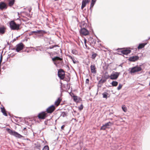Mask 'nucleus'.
Listing matches in <instances>:
<instances>
[{
    "instance_id": "obj_16",
    "label": "nucleus",
    "mask_w": 150,
    "mask_h": 150,
    "mask_svg": "<svg viewBox=\"0 0 150 150\" xmlns=\"http://www.w3.org/2000/svg\"><path fill=\"white\" fill-rule=\"evenodd\" d=\"M62 99L60 98H58L57 100L55 102L54 105L57 107L59 105Z\"/></svg>"
},
{
    "instance_id": "obj_30",
    "label": "nucleus",
    "mask_w": 150,
    "mask_h": 150,
    "mask_svg": "<svg viewBox=\"0 0 150 150\" xmlns=\"http://www.w3.org/2000/svg\"><path fill=\"white\" fill-rule=\"evenodd\" d=\"M67 113L66 112H61V116L63 117H65L67 116Z\"/></svg>"
},
{
    "instance_id": "obj_48",
    "label": "nucleus",
    "mask_w": 150,
    "mask_h": 150,
    "mask_svg": "<svg viewBox=\"0 0 150 150\" xmlns=\"http://www.w3.org/2000/svg\"><path fill=\"white\" fill-rule=\"evenodd\" d=\"M32 10V8L31 7H30L28 8V10L29 12L30 13Z\"/></svg>"
},
{
    "instance_id": "obj_40",
    "label": "nucleus",
    "mask_w": 150,
    "mask_h": 150,
    "mask_svg": "<svg viewBox=\"0 0 150 150\" xmlns=\"http://www.w3.org/2000/svg\"><path fill=\"white\" fill-rule=\"evenodd\" d=\"M2 113H3V114L4 115L6 116H7V114L6 113V111L4 112L2 111Z\"/></svg>"
},
{
    "instance_id": "obj_31",
    "label": "nucleus",
    "mask_w": 150,
    "mask_h": 150,
    "mask_svg": "<svg viewBox=\"0 0 150 150\" xmlns=\"http://www.w3.org/2000/svg\"><path fill=\"white\" fill-rule=\"evenodd\" d=\"M35 146L37 148L40 150L41 148V145L40 144L37 143L36 144Z\"/></svg>"
},
{
    "instance_id": "obj_57",
    "label": "nucleus",
    "mask_w": 150,
    "mask_h": 150,
    "mask_svg": "<svg viewBox=\"0 0 150 150\" xmlns=\"http://www.w3.org/2000/svg\"><path fill=\"white\" fill-rule=\"evenodd\" d=\"M92 8V7H91V5H90V7L89 8V9H90L91 13L92 12V9L91 8Z\"/></svg>"
},
{
    "instance_id": "obj_41",
    "label": "nucleus",
    "mask_w": 150,
    "mask_h": 150,
    "mask_svg": "<svg viewBox=\"0 0 150 150\" xmlns=\"http://www.w3.org/2000/svg\"><path fill=\"white\" fill-rule=\"evenodd\" d=\"M89 79H87L86 80V84H88L89 83Z\"/></svg>"
},
{
    "instance_id": "obj_61",
    "label": "nucleus",
    "mask_w": 150,
    "mask_h": 150,
    "mask_svg": "<svg viewBox=\"0 0 150 150\" xmlns=\"http://www.w3.org/2000/svg\"><path fill=\"white\" fill-rule=\"evenodd\" d=\"M59 50H60L61 52H62V50H61V49H60V48H59Z\"/></svg>"
},
{
    "instance_id": "obj_17",
    "label": "nucleus",
    "mask_w": 150,
    "mask_h": 150,
    "mask_svg": "<svg viewBox=\"0 0 150 150\" xmlns=\"http://www.w3.org/2000/svg\"><path fill=\"white\" fill-rule=\"evenodd\" d=\"M5 28L4 27H0V34H4L5 32Z\"/></svg>"
},
{
    "instance_id": "obj_58",
    "label": "nucleus",
    "mask_w": 150,
    "mask_h": 150,
    "mask_svg": "<svg viewBox=\"0 0 150 150\" xmlns=\"http://www.w3.org/2000/svg\"><path fill=\"white\" fill-rule=\"evenodd\" d=\"M72 61H73V63L74 64H75L76 63V61H74V59L72 60Z\"/></svg>"
},
{
    "instance_id": "obj_25",
    "label": "nucleus",
    "mask_w": 150,
    "mask_h": 150,
    "mask_svg": "<svg viewBox=\"0 0 150 150\" xmlns=\"http://www.w3.org/2000/svg\"><path fill=\"white\" fill-rule=\"evenodd\" d=\"M107 79H101L100 81H99L98 82V84H100L101 83H105Z\"/></svg>"
},
{
    "instance_id": "obj_39",
    "label": "nucleus",
    "mask_w": 150,
    "mask_h": 150,
    "mask_svg": "<svg viewBox=\"0 0 150 150\" xmlns=\"http://www.w3.org/2000/svg\"><path fill=\"white\" fill-rule=\"evenodd\" d=\"M2 59H3V56H2V54H1V55L0 58V64H1V63L2 62Z\"/></svg>"
},
{
    "instance_id": "obj_63",
    "label": "nucleus",
    "mask_w": 150,
    "mask_h": 150,
    "mask_svg": "<svg viewBox=\"0 0 150 150\" xmlns=\"http://www.w3.org/2000/svg\"><path fill=\"white\" fill-rule=\"evenodd\" d=\"M7 45H9V43L8 42H7Z\"/></svg>"
},
{
    "instance_id": "obj_22",
    "label": "nucleus",
    "mask_w": 150,
    "mask_h": 150,
    "mask_svg": "<svg viewBox=\"0 0 150 150\" xmlns=\"http://www.w3.org/2000/svg\"><path fill=\"white\" fill-rule=\"evenodd\" d=\"M111 84L112 86H116L118 85V82L116 81H113Z\"/></svg>"
},
{
    "instance_id": "obj_2",
    "label": "nucleus",
    "mask_w": 150,
    "mask_h": 150,
    "mask_svg": "<svg viewBox=\"0 0 150 150\" xmlns=\"http://www.w3.org/2000/svg\"><path fill=\"white\" fill-rule=\"evenodd\" d=\"M86 26L87 24L83 23L82 25L80 26L81 28L80 30V33L81 34L84 36H86L89 34L88 30L86 28Z\"/></svg>"
},
{
    "instance_id": "obj_35",
    "label": "nucleus",
    "mask_w": 150,
    "mask_h": 150,
    "mask_svg": "<svg viewBox=\"0 0 150 150\" xmlns=\"http://www.w3.org/2000/svg\"><path fill=\"white\" fill-rule=\"evenodd\" d=\"M83 108V105L82 104H81L80 106L79 107V110L81 111V110Z\"/></svg>"
},
{
    "instance_id": "obj_45",
    "label": "nucleus",
    "mask_w": 150,
    "mask_h": 150,
    "mask_svg": "<svg viewBox=\"0 0 150 150\" xmlns=\"http://www.w3.org/2000/svg\"><path fill=\"white\" fill-rule=\"evenodd\" d=\"M37 48H36L35 49V50L36 51H39V50H40V51H42V50L40 49H39L38 48V47H37Z\"/></svg>"
},
{
    "instance_id": "obj_46",
    "label": "nucleus",
    "mask_w": 150,
    "mask_h": 150,
    "mask_svg": "<svg viewBox=\"0 0 150 150\" xmlns=\"http://www.w3.org/2000/svg\"><path fill=\"white\" fill-rule=\"evenodd\" d=\"M70 95L72 97H74V96H75L73 93H71L70 94Z\"/></svg>"
},
{
    "instance_id": "obj_4",
    "label": "nucleus",
    "mask_w": 150,
    "mask_h": 150,
    "mask_svg": "<svg viewBox=\"0 0 150 150\" xmlns=\"http://www.w3.org/2000/svg\"><path fill=\"white\" fill-rule=\"evenodd\" d=\"M142 70V68L141 67L136 66L131 68L130 72L131 74L133 73L140 71Z\"/></svg>"
},
{
    "instance_id": "obj_18",
    "label": "nucleus",
    "mask_w": 150,
    "mask_h": 150,
    "mask_svg": "<svg viewBox=\"0 0 150 150\" xmlns=\"http://www.w3.org/2000/svg\"><path fill=\"white\" fill-rule=\"evenodd\" d=\"M146 44V43H141L139 44V46H138L137 48L138 49H140L143 48L145 46Z\"/></svg>"
},
{
    "instance_id": "obj_37",
    "label": "nucleus",
    "mask_w": 150,
    "mask_h": 150,
    "mask_svg": "<svg viewBox=\"0 0 150 150\" xmlns=\"http://www.w3.org/2000/svg\"><path fill=\"white\" fill-rule=\"evenodd\" d=\"M40 30H36V31H32L33 35H34V33H39L40 32Z\"/></svg>"
},
{
    "instance_id": "obj_28",
    "label": "nucleus",
    "mask_w": 150,
    "mask_h": 150,
    "mask_svg": "<svg viewBox=\"0 0 150 150\" xmlns=\"http://www.w3.org/2000/svg\"><path fill=\"white\" fill-rule=\"evenodd\" d=\"M74 101L76 102H79V100H78V97L77 96H75L73 97Z\"/></svg>"
},
{
    "instance_id": "obj_15",
    "label": "nucleus",
    "mask_w": 150,
    "mask_h": 150,
    "mask_svg": "<svg viewBox=\"0 0 150 150\" xmlns=\"http://www.w3.org/2000/svg\"><path fill=\"white\" fill-rule=\"evenodd\" d=\"M91 72L93 74H95L96 73V68L94 65H91L90 67Z\"/></svg>"
},
{
    "instance_id": "obj_54",
    "label": "nucleus",
    "mask_w": 150,
    "mask_h": 150,
    "mask_svg": "<svg viewBox=\"0 0 150 150\" xmlns=\"http://www.w3.org/2000/svg\"><path fill=\"white\" fill-rule=\"evenodd\" d=\"M15 55V54H11V57H13Z\"/></svg>"
},
{
    "instance_id": "obj_36",
    "label": "nucleus",
    "mask_w": 150,
    "mask_h": 150,
    "mask_svg": "<svg viewBox=\"0 0 150 150\" xmlns=\"http://www.w3.org/2000/svg\"><path fill=\"white\" fill-rule=\"evenodd\" d=\"M87 4V3H86V2H84V1H83V0L82 1V5H81L84 6L85 7L86 6Z\"/></svg>"
},
{
    "instance_id": "obj_34",
    "label": "nucleus",
    "mask_w": 150,
    "mask_h": 150,
    "mask_svg": "<svg viewBox=\"0 0 150 150\" xmlns=\"http://www.w3.org/2000/svg\"><path fill=\"white\" fill-rule=\"evenodd\" d=\"M122 85L121 84H119V86H118V87H117V89L118 90H120V89H121V88H122Z\"/></svg>"
},
{
    "instance_id": "obj_12",
    "label": "nucleus",
    "mask_w": 150,
    "mask_h": 150,
    "mask_svg": "<svg viewBox=\"0 0 150 150\" xmlns=\"http://www.w3.org/2000/svg\"><path fill=\"white\" fill-rule=\"evenodd\" d=\"M47 116V113L45 112H43L39 113L38 115V118L40 119H44Z\"/></svg>"
},
{
    "instance_id": "obj_10",
    "label": "nucleus",
    "mask_w": 150,
    "mask_h": 150,
    "mask_svg": "<svg viewBox=\"0 0 150 150\" xmlns=\"http://www.w3.org/2000/svg\"><path fill=\"white\" fill-rule=\"evenodd\" d=\"M8 7L7 4L4 1H1L0 2V9L3 10L6 9Z\"/></svg>"
},
{
    "instance_id": "obj_62",
    "label": "nucleus",
    "mask_w": 150,
    "mask_h": 150,
    "mask_svg": "<svg viewBox=\"0 0 150 150\" xmlns=\"http://www.w3.org/2000/svg\"><path fill=\"white\" fill-rule=\"evenodd\" d=\"M26 129V127H25V128H24L23 130H25V129Z\"/></svg>"
},
{
    "instance_id": "obj_23",
    "label": "nucleus",
    "mask_w": 150,
    "mask_h": 150,
    "mask_svg": "<svg viewBox=\"0 0 150 150\" xmlns=\"http://www.w3.org/2000/svg\"><path fill=\"white\" fill-rule=\"evenodd\" d=\"M97 55L98 54L97 53L93 52H92V55L91 58L93 59H94Z\"/></svg>"
},
{
    "instance_id": "obj_5",
    "label": "nucleus",
    "mask_w": 150,
    "mask_h": 150,
    "mask_svg": "<svg viewBox=\"0 0 150 150\" xmlns=\"http://www.w3.org/2000/svg\"><path fill=\"white\" fill-rule=\"evenodd\" d=\"M120 72L113 71L110 75V79L112 80H116L118 77Z\"/></svg>"
},
{
    "instance_id": "obj_52",
    "label": "nucleus",
    "mask_w": 150,
    "mask_h": 150,
    "mask_svg": "<svg viewBox=\"0 0 150 150\" xmlns=\"http://www.w3.org/2000/svg\"><path fill=\"white\" fill-rule=\"evenodd\" d=\"M57 61H56V62H54V64L56 66H57Z\"/></svg>"
},
{
    "instance_id": "obj_3",
    "label": "nucleus",
    "mask_w": 150,
    "mask_h": 150,
    "mask_svg": "<svg viewBox=\"0 0 150 150\" xmlns=\"http://www.w3.org/2000/svg\"><path fill=\"white\" fill-rule=\"evenodd\" d=\"M9 25L11 30H17L20 29V24L16 23L14 21L10 22Z\"/></svg>"
},
{
    "instance_id": "obj_8",
    "label": "nucleus",
    "mask_w": 150,
    "mask_h": 150,
    "mask_svg": "<svg viewBox=\"0 0 150 150\" xmlns=\"http://www.w3.org/2000/svg\"><path fill=\"white\" fill-rule=\"evenodd\" d=\"M56 107L54 105H52L49 106L46 109V111L47 113H51L55 110Z\"/></svg>"
},
{
    "instance_id": "obj_9",
    "label": "nucleus",
    "mask_w": 150,
    "mask_h": 150,
    "mask_svg": "<svg viewBox=\"0 0 150 150\" xmlns=\"http://www.w3.org/2000/svg\"><path fill=\"white\" fill-rule=\"evenodd\" d=\"M111 125L112 123L110 122L106 123L101 127L100 129L101 130H105L106 128H109V127L111 126Z\"/></svg>"
},
{
    "instance_id": "obj_6",
    "label": "nucleus",
    "mask_w": 150,
    "mask_h": 150,
    "mask_svg": "<svg viewBox=\"0 0 150 150\" xmlns=\"http://www.w3.org/2000/svg\"><path fill=\"white\" fill-rule=\"evenodd\" d=\"M24 45L23 44L22 42L19 43L17 44L16 46V51L17 52H19L23 49Z\"/></svg>"
},
{
    "instance_id": "obj_42",
    "label": "nucleus",
    "mask_w": 150,
    "mask_h": 150,
    "mask_svg": "<svg viewBox=\"0 0 150 150\" xmlns=\"http://www.w3.org/2000/svg\"><path fill=\"white\" fill-rule=\"evenodd\" d=\"M11 54H8V57L7 58V61L8 60V58H9L10 57H11Z\"/></svg>"
},
{
    "instance_id": "obj_64",
    "label": "nucleus",
    "mask_w": 150,
    "mask_h": 150,
    "mask_svg": "<svg viewBox=\"0 0 150 150\" xmlns=\"http://www.w3.org/2000/svg\"><path fill=\"white\" fill-rule=\"evenodd\" d=\"M148 96H149V97H150V94H149L148 95Z\"/></svg>"
},
{
    "instance_id": "obj_13",
    "label": "nucleus",
    "mask_w": 150,
    "mask_h": 150,
    "mask_svg": "<svg viewBox=\"0 0 150 150\" xmlns=\"http://www.w3.org/2000/svg\"><path fill=\"white\" fill-rule=\"evenodd\" d=\"M139 57L137 56H134L130 57H129L128 60L130 62H135L139 59Z\"/></svg>"
},
{
    "instance_id": "obj_27",
    "label": "nucleus",
    "mask_w": 150,
    "mask_h": 150,
    "mask_svg": "<svg viewBox=\"0 0 150 150\" xmlns=\"http://www.w3.org/2000/svg\"><path fill=\"white\" fill-rule=\"evenodd\" d=\"M102 95H103V98L106 99L107 98L108 95V94L106 92H104L102 93Z\"/></svg>"
},
{
    "instance_id": "obj_32",
    "label": "nucleus",
    "mask_w": 150,
    "mask_h": 150,
    "mask_svg": "<svg viewBox=\"0 0 150 150\" xmlns=\"http://www.w3.org/2000/svg\"><path fill=\"white\" fill-rule=\"evenodd\" d=\"M49 149L48 146L45 145L43 147L42 150H49Z\"/></svg>"
},
{
    "instance_id": "obj_51",
    "label": "nucleus",
    "mask_w": 150,
    "mask_h": 150,
    "mask_svg": "<svg viewBox=\"0 0 150 150\" xmlns=\"http://www.w3.org/2000/svg\"><path fill=\"white\" fill-rule=\"evenodd\" d=\"M78 100H79V101H81V98L80 97H78Z\"/></svg>"
},
{
    "instance_id": "obj_24",
    "label": "nucleus",
    "mask_w": 150,
    "mask_h": 150,
    "mask_svg": "<svg viewBox=\"0 0 150 150\" xmlns=\"http://www.w3.org/2000/svg\"><path fill=\"white\" fill-rule=\"evenodd\" d=\"M56 47H59V46L57 45H53L50 46V47H47V49H52L53 48H56Z\"/></svg>"
},
{
    "instance_id": "obj_38",
    "label": "nucleus",
    "mask_w": 150,
    "mask_h": 150,
    "mask_svg": "<svg viewBox=\"0 0 150 150\" xmlns=\"http://www.w3.org/2000/svg\"><path fill=\"white\" fill-rule=\"evenodd\" d=\"M1 111L2 112L6 111V110L4 107L3 106L2 108L1 107Z\"/></svg>"
},
{
    "instance_id": "obj_14",
    "label": "nucleus",
    "mask_w": 150,
    "mask_h": 150,
    "mask_svg": "<svg viewBox=\"0 0 150 150\" xmlns=\"http://www.w3.org/2000/svg\"><path fill=\"white\" fill-rule=\"evenodd\" d=\"M131 51L129 50L125 49L122 50L121 51V53H122L123 54L127 55L128 54L130 53Z\"/></svg>"
},
{
    "instance_id": "obj_47",
    "label": "nucleus",
    "mask_w": 150,
    "mask_h": 150,
    "mask_svg": "<svg viewBox=\"0 0 150 150\" xmlns=\"http://www.w3.org/2000/svg\"><path fill=\"white\" fill-rule=\"evenodd\" d=\"M29 35L30 36L33 35V34L32 33V31H30V32L29 33Z\"/></svg>"
},
{
    "instance_id": "obj_1",
    "label": "nucleus",
    "mask_w": 150,
    "mask_h": 150,
    "mask_svg": "<svg viewBox=\"0 0 150 150\" xmlns=\"http://www.w3.org/2000/svg\"><path fill=\"white\" fill-rule=\"evenodd\" d=\"M6 130L8 133L10 135L14 136L17 138L21 139L23 140L30 141V140L28 138H24V137L23 136L21 135L14 130H11L8 128H7Z\"/></svg>"
},
{
    "instance_id": "obj_21",
    "label": "nucleus",
    "mask_w": 150,
    "mask_h": 150,
    "mask_svg": "<svg viewBox=\"0 0 150 150\" xmlns=\"http://www.w3.org/2000/svg\"><path fill=\"white\" fill-rule=\"evenodd\" d=\"M15 0H9L8 2V5L11 7L14 4Z\"/></svg>"
},
{
    "instance_id": "obj_55",
    "label": "nucleus",
    "mask_w": 150,
    "mask_h": 150,
    "mask_svg": "<svg viewBox=\"0 0 150 150\" xmlns=\"http://www.w3.org/2000/svg\"><path fill=\"white\" fill-rule=\"evenodd\" d=\"M85 7L83 6H82V5H81V9H83V8L84 7Z\"/></svg>"
},
{
    "instance_id": "obj_44",
    "label": "nucleus",
    "mask_w": 150,
    "mask_h": 150,
    "mask_svg": "<svg viewBox=\"0 0 150 150\" xmlns=\"http://www.w3.org/2000/svg\"><path fill=\"white\" fill-rule=\"evenodd\" d=\"M90 0H83V1L87 3H88L90 2Z\"/></svg>"
},
{
    "instance_id": "obj_19",
    "label": "nucleus",
    "mask_w": 150,
    "mask_h": 150,
    "mask_svg": "<svg viewBox=\"0 0 150 150\" xmlns=\"http://www.w3.org/2000/svg\"><path fill=\"white\" fill-rule=\"evenodd\" d=\"M103 77V78H104V79H107L109 78L110 79V76H109L108 74V72H106L104 74Z\"/></svg>"
},
{
    "instance_id": "obj_50",
    "label": "nucleus",
    "mask_w": 150,
    "mask_h": 150,
    "mask_svg": "<svg viewBox=\"0 0 150 150\" xmlns=\"http://www.w3.org/2000/svg\"><path fill=\"white\" fill-rule=\"evenodd\" d=\"M65 127V125H63L61 127V129H63L64 127Z\"/></svg>"
},
{
    "instance_id": "obj_60",
    "label": "nucleus",
    "mask_w": 150,
    "mask_h": 150,
    "mask_svg": "<svg viewBox=\"0 0 150 150\" xmlns=\"http://www.w3.org/2000/svg\"><path fill=\"white\" fill-rule=\"evenodd\" d=\"M45 124L46 125H47V122L46 121L45 122Z\"/></svg>"
},
{
    "instance_id": "obj_56",
    "label": "nucleus",
    "mask_w": 150,
    "mask_h": 150,
    "mask_svg": "<svg viewBox=\"0 0 150 150\" xmlns=\"http://www.w3.org/2000/svg\"><path fill=\"white\" fill-rule=\"evenodd\" d=\"M99 84H98V87H101V85H100Z\"/></svg>"
},
{
    "instance_id": "obj_59",
    "label": "nucleus",
    "mask_w": 150,
    "mask_h": 150,
    "mask_svg": "<svg viewBox=\"0 0 150 150\" xmlns=\"http://www.w3.org/2000/svg\"><path fill=\"white\" fill-rule=\"evenodd\" d=\"M15 117L16 118H19V119H21V117H16V116H15Z\"/></svg>"
},
{
    "instance_id": "obj_33",
    "label": "nucleus",
    "mask_w": 150,
    "mask_h": 150,
    "mask_svg": "<svg viewBox=\"0 0 150 150\" xmlns=\"http://www.w3.org/2000/svg\"><path fill=\"white\" fill-rule=\"evenodd\" d=\"M72 53L74 54H76L77 53V51L75 49H73L71 51Z\"/></svg>"
},
{
    "instance_id": "obj_20",
    "label": "nucleus",
    "mask_w": 150,
    "mask_h": 150,
    "mask_svg": "<svg viewBox=\"0 0 150 150\" xmlns=\"http://www.w3.org/2000/svg\"><path fill=\"white\" fill-rule=\"evenodd\" d=\"M52 60L53 62H54L55 60H59L60 61H61L62 60V58H61L59 57L56 56L54 57V58H53L52 59Z\"/></svg>"
},
{
    "instance_id": "obj_26",
    "label": "nucleus",
    "mask_w": 150,
    "mask_h": 150,
    "mask_svg": "<svg viewBox=\"0 0 150 150\" xmlns=\"http://www.w3.org/2000/svg\"><path fill=\"white\" fill-rule=\"evenodd\" d=\"M97 0H91V7H93Z\"/></svg>"
},
{
    "instance_id": "obj_11",
    "label": "nucleus",
    "mask_w": 150,
    "mask_h": 150,
    "mask_svg": "<svg viewBox=\"0 0 150 150\" xmlns=\"http://www.w3.org/2000/svg\"><path fill=\"white\" fill-rule=\"evenodd\" d=\"M40 31L39 33H35L34 34V35H35V38L39 37L40 38L43 36V34L46 33V32L42 30H39Z\"/></svg>"
},
{
    "instance_id": "obj_29",
    "label": "nucleus",
    "mask_w": 150,
    "mask_h": 150,
    "mask_svg": "<svg viewBox=\"0 0 150 150\" xmlns=\"http://www.w3.org/2000/svg\"><path fill=\"white\" fill-rule=\"evenodd\" d=\"M122 110L125 112H126L127 110L126 107L125 105H123L122 106Z\"/></svg>"
},
{
    "instance_id": "obj_43",
    "label": "nucleus",
    "mask_w": 150,
    "mask_h": 150,
    "mask_svg": "<svg viewBox=\"0 0 150 150\" xmlns=\"http://www.w3.org/2000/svg\"><path fill=\"white\" fill-rule=\"evenodd\" d=\"M68 56L71 59H72V60L74 59V58L73 57L70 55H68Z\"/></svg>"
},
{
    "instance_id": "obj_53",
    "label": "nucleus",
    "mask_w": 150,
    "mask_h": 150,
    "mask_svg": "<svg viewBox=\"0 0 150 150\" xmlns=\"http://www.w3.org/2000/svg\"><path fill=\"white\" fill-rule=\"evenodd\" d=\"M16 38H14V39H13V40L11 41V42H14L16 40Z\"/></svg>"
},
{
    "instance_id": "obj_49",
    "label": "nucleus",
    "mask_w": 150,
    "mask_h": 150,
    "mask_svg": "<svg viewBox=\"0 0 150 150\" xmlns=\"http://www.w3.org/2000/svg\"><path fill=\"white\" fill-rule=\"evenodd\" d=\"M9 50H15L16 49L15 48H10V47H9Z\"/></svg>"
},
{
    "instance_id": "obj_7",
    "label": "nucleus",
    "mask_w": 150,
    "mask_h": 150,
    "mask_svg": "<svg viewBox=\"0 0 150 150\" xmlns=\"http://www.w3.org/2000/svg\"><path fill=\"white\" fill-rule=\"evenodd\" d=\"M64 71L62 69H59L58 72V76L61 79H64L65 76Z\"/></svg>"
}]
</instances>
